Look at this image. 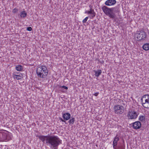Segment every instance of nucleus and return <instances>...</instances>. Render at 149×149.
<instances>
[{"label":"nucleus","mask_w":149,"mask_h":149,"mask_svg":"<svg viewBox=\"0 0 149 149\" xmlns=\"http://www.w3.org/2000/svg\"><path fill=\"white\" fill-rule=\"evenodd\" d=\"M99 94V93L98 92H97L94 93L93 95L95 96H98Z\"/></svg>","instance_id":"25"},{"label":"nucleus","mask_w":149,"mask_h":149,"mask_svg":"<svg viewBox=\"0 0 149 149\" xmlns=\"http://www.w3.org/2000/svg\"><path fill=\"white\" fill-rule=\"evenodd\" d=\"M37 76L40 78H45L48 74V70L45 65H40L38 66L36 70Z\"/></svg>","instance_id":"2"},{"label":"nucleus","mask_w":149,"mask_h":149,"mask_svg":"<svg viewBox=\"0 0 149 149\" xmlns=\"http://www.w3.org/2000/svg\"><path fill=\"white\" fill-rule=\"evenodd\" d=\"M142 106L146 108L149 109V95H145L141 99Z\"/></svg>","instance_id":"6"},{"label":"nucleus","mask_w":149,"mask_h":149,"mask_svg":"<svg viewBox=\"0 0 149 149\" xmlns=\"http://www.w3.org/2000/svg\"><path fill=\"white\" fill-rule=\"evenodd\" d=\"M133 128L135 130L140 129L141 127V123L140 121H137L132 123Z\"/></svg>","instance_id":"11"},{"label":"nucleus","mask_w":149,"mask_h":149,"mask_svg":"<svg viewBox=\"0 0 149 149\" xmlns=\"http://www.w3.org/2000/svg\"><path fill=\"white\" fill-rule=\"evenodd\" d=\"M147 35L146 32L143 30L137 31L134 34V38L137 41H142L145 40Z\"/></svg>","instance_id":"4"},{"label":"nucleus","mask_w":149,"mask_h":149,"mask_svg":"<svg viewBox=\"0 0 149 149\" xmlns=\"http://www.w3.org/2000/svg\"><path fill=\"white\" fill-rule=\"evenodd\" d=\"M143 48L145 50H148L149 49V43H146L143 46Z\"/></svg>","instance_id":"17"},{"label":"nucleus","mask_w":149,"mask_h":149,"mask_svg":"<svg viewBox=\"0 0 149 149\" xmlns=\"http://www.w3.org/2000/svg\"><path fill=\"white\" fill-rule=\"evenodd\" d=\"M103 12L107 15L110 18H114L115 16L114 13H113L114 8H109L106 6H103L102 8Z\"/></svg>","instance_id":"5"},{"label":"nucleus","mask_w":149,"mask_h":149,"mask_svg":"<svg viewBox=\"0 0 149 149\" xmlns=\"http://www.w3.org/2000/svg\"><path fill=\"white\" fill-rule=\"evenodd\" d=\"M113 109L115 113L121 114L124 112L125 109L123 105L118 104L114 106Z\"/></svg>","instance_id":"7"},{"label":"nucleus","mask_w":149,"mask_h":149,"mask_svg":"<svg viewBox=\"0 0 149 149\" xmlns=\"http://www.w3.org/2000/svg\"><path fill=\"white\" fill-rule=\"evenodd\" d=\"M27 13L24 10H23L20 13V17H26Z\"/></svg>","instance_id":"18"},{"label":"nucleus","mask_w":149,"mask_h":149,"mask_svg":"<svg viewBox=\"0 0 149 149\" xmlns=\"http://www.w3.org/2000/svg\"><path fill=\"white\" fill-rule=\"evenodd\" d=\"M119 138L117 136H116L113 139V146L114 149H115V147L117 144V142L119 140Z\"/></svg>","instance_id":"13"},{"label":"nucleus","mask_w":149,"mask_h":149,"mask_svg":"<svg viewBox=\"0 0 149 149\" xmlns=\"http://www.w3.org/2000/svg\"><path fill=\"white\" fill-rule=\"evenodd\" d=\"M59 119L60 120H61V121H62V120H63V119L61 117H60L59 118Z\"/></svg>","instance_id":"26"},{"label":"nucleus","mask_w":149,"mask_h":149,"mask_svg":"<svg viewBox=\"0 0 149 149\" xmlns=\"http://www.w3.org/2000/svg\"><path fill=\"white\" fill-rule=\"evenodd\" d=\"M115 12V13H116L117 12V11L116 10H115L114 11Z\"/></svg>","instance_id":"28"},{"label":"nucleus","mask_w":149,"mask_h":149,"mask_svg":"<svg viewBox=\"0 0 149 149\" xmlns=\"http://www.w3.org/2000/svg\"><path fill=\"white\" fill-rule=\"evenodd\" d=\"M15 69L17 71H22L23 69V68L22 65H16L15 67Z\"/></svg>","instance_id":"16"},{"label":"nucleus","mask_w":149,"mask_h":149,"mask_svg":"<svg viewBox=\"0 0 149 149\" xmlns=\"http://www.w3.org/2000/svg\"><path fill=\"white\" fill-rule=\"evenodd\" d=\"M12 76L14 79L17 80H20L22 78V74L16 72H13Z\"/></svg>","instance_id":"10"},{"label":"nucleus","mask_w":149,"mask_h":149,"mask_svg":"<svg viewBox=\"0 0 149 149\" xmlns=\"http://www.w3.org/2000/svg\"><path fill=\"white\" fill-rule=\"evenodd\" d=\"M71 115L69 113H63L62 115V117L64 120H68L70 118Z\"/></svg>","instance_id":"14"},{"label":"nucleus","mask_w":149,"mask_h":149,"mask_svg":"<svg viewBox=\"0 0 149 149\" xmlns=\"http://www.w3.org/2000/svg\"><path fill=\"white\" fill-rule=\"evenodd\" d=\"M138 115V112L134 109H132L128 111L127 117L129 119H134L137 118Z\"/></svg>","instance_id":"8"},{"label":"nucleus","mask_w":149,"mask_h":149,"mask_svg":"<svg viewBox=\"0 0 149 149\" xmlns=\"http://www.w3.org/2000/svg\"><path fill=\"white\" fill-rule=\"evenodd\" d=\"M60 88H64V89H65V90H68V87L66 86H60Z\"/></svg>","instance_id":"23"},{"label":"nucleus","mask_w":149,"mask_h":149,"mask_svg":"<svg viewBox=\"0 0 149 149\" xmlns=\"http://www.w3.org/2000/svg\"><path fill=\"white\" fill-rule=\"evenodd\" d=\"M74 122V118H72V119H70L69 121V123L70 124H73Z\"/></svg>","instance_id":"20"},{"label":"nucleus","mask_w":149,"mask_h":149,"mask_svg":"<svg viewBox=\"0 0 149 149\" xmlns=\"http://www.w3.org/2000/svg\"><path fill=\"white\" fill-rule=\"evenodd\" d=\"M139 120L141 122H144L145 120V115H140L139 116Z\"/></svg>","instance_id":"19"},{"label":"nucleus","mask_w":149,"mask_h":149,"mask_svg":"<svg viewBox=\"0 0 149 149\" xmlns=\"http://www.w3.org/2000/svg\"><path fill=\"white\" fill-rule=\"evenodd\" d=\"M12 133L7 131L0 130V142L6 141L11 139Z\"/></svg>","instance_id":"3"},{"label":"nucleus","mask_w":149,"mask_h":149,"mask_svg":"<svg viewBox=\"0 0 149 149\" xmlns=\"http://www.w3.org/2000/svg\"><path fill=\"white\" fill-rule=\"evenodd\" d=\"M93 71L95 73V76L97 77H99L101 74L102 72V70L100 69H98L97 70H94Z\"/></svg>","instance_id":"15"},{"label":"nucleus","mask_w":149,"mask_h":149,"mask_svg":"<svg viewBox=\"0 0 149 149\" xmlns=\"http://www.w3.org/2000/svg\"><path fill=\"white\" fill-rule=\"evenodd\" d=\"M65 120H64V119L62 121V122H63L64 123H65L66 122L65 121Z\"/></svg>","instance_id":"27"},{"label":"nucleus","mask_w":149,"mask_h":149,"mask_svg":"<svg viewBox=\"0 0 149 149\" xmlns=\"http://www.w3.org/2000/svg\"><path fill=\"white\" fill-rule=\"evenodd\" d=\"M89 7L90 8V10L86 11L85 13L88 14H90V18H93L95 16L96 13L95 12L94 10L92 9V7L91 6H90Z\"/></svg>","instance_id":"9"},{"label":"nucleus","mask_w":149,"mask_h":149,"mask_svg":"<svg viewBox=\"0 0 149 149\" xmlns=\"http://www.w3.org/2000/svg\"><path fill=\"white\" fill-rule=\"evenodd\" d=\"M32 30V29L31 27H29L27 28V30L29 31H31Z\"/></svg>","instance_id":"24"},{"label":"nucleus","mask_w":149,"mask_h":149,"mask_svg":"<svg viewBox=\"0 0 149 149\" xmlns=\"http://www.w3.org/2000/svg\"><path fill=\"white\" fill-rule=\"evenodd\" d=\"M18 10L16 8H15L12 11V12L13 13H17L18 11Z\"/></svg>","instance_id":"22"},{"label":"nucleus","mask_w":149,"mask_h":149,"mask_svg":"<svg viewBox=\"0 0 149 149\" xmlns=\"http://www.w3.org/2000/svg\"><path fill=\"white\" fill-rule=\"evenodd\" d=\"M88 19V17H86L82 21V22L83 23H86Z\"/></svg>","instance_id":"21"},{"label":"nucleus","mask_w":149,"mask_h":149,"mask_svg":"<svg viewBox=\"0 0 149 149\" xmlns=\"http://www.w3.org/2000/svg\"><path fill=\"white\" fill-rule=\"evenodd\" d=\"M38 137L42 142L45 141L47 145L54 149H57L58 146L62 143V140L57 136L40 135Z\"/></svg>","instance_id":"1"},{"label":"nucleus","mask_w":149,"mask_h":149,"mask_svg":"<svg viewBox=\"0 0 149 149\" xmlns=\"http://www.w3.org/2000/svg\"><path fill=\"white\" fill-rule=\"evenodd\" d=\"M116 3V0H107L105 1V4L107 6H111L114 5Z\"/></svg>","instance_id":"12"}]
</instances>
